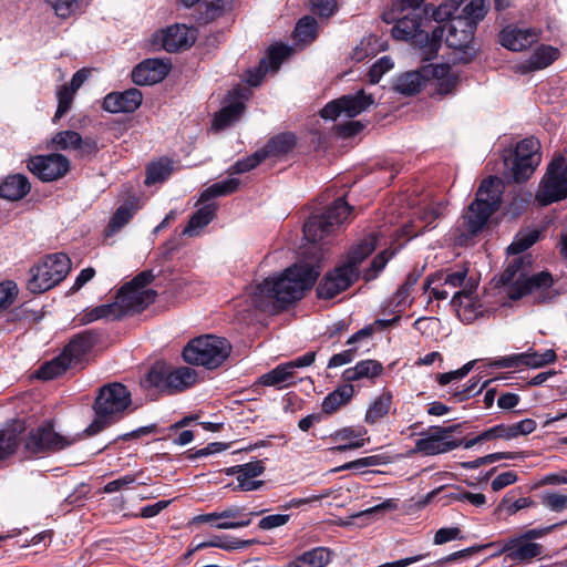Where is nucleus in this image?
I'll list each match as a JSON object with an SVG mask.
<instances>
[{
  "mask_svg": "<svg viewBox=\"0 0 567 567\" xmlns=\"http://www.w3.org/2000/svg\"><path fill=\"white\" fill-rule=\"evenodd\" d=\"M80 440V435H62L54 430L53 422L45 420L28 427L22 419H16L2 429V460L18 461L42 457L62 451Z\"/></svg>",
  "mask_w": 567,
  "mask_h": 567,
  "instance_id": "f257e3e1",
  "label": "nucleus"
},
{
  "mask_svg": "<svg viewBox=\"0 0 567 567\" xmlns=\"http://www.w3.org/2000/svg\"><path fill=\"white\" fill-rule=\"evenodd\" d=\"M318 276L317 266L295 264L256 285L250 292L251 302L261 311L278 312L299 300L313 286Z\"/></svg>",
  "mask_w": 567,
  "mask_h": 567,
  "instance_id": "f03ea898",
  "label": "nucleus"
},
{
  "mask_svg": "<svg viewBox=\"0 0 567 567\" xmlns=\"http://www.w3.org/2000/svg\"><path fill=\"white\" fill-rule=\"evenodd\" d=\"M153 279L154 276L151 271L140 272L117 291L114 302L89 310L83 320L85 322L97 319L116 320L143 311L156 298V292L147 288Z\"/></svg>",
  "mask_w": 567,
  "mask_h": 567,
  "instance_id": "7ed1b4c3",
  "label": "nucleus"
},
{
  "mask_svg": "<svg viewBox=\"0 0 567 567\" xmlns=\"http://www.w3.org/2000/svg\"><path fill=\"white\" fill-rule=\"evenodd\" d=\"M503 190L504 185L498 177L491 176L482 182L475 200L463 215L462 228L457 227L453 234L456 245H466L484 228L492 214L498 209Z\"/></svg>",
  "mask_w": 567,
  "mask_h": 567,
  "instance_id": "20e7f679",
  "label": "nucleus"
},
{
  "mask_svg": "<svg viewBox=\"0 0 567 567\" xmlns=\"http://www.w3.org/2000/svg\"><path fill=\"white\" fill-rule=\"evenodd\" d=\"M529 257H517L508 264L501 277L506 295L513 300L532 295L535 301L545 302L551 298L553 277L546 271L529 276Z\"/></svg>",
  "mask_w": 567,
  "mask_h": 567,
  "instance_id": "39448f33",
  "label": "nucleus"
},
{
  "mask_svg": "<svg viewBox=\"0 0 567 567\" xmlns=\"http://www.w3.org/2000/svg\"><path fill=\"white\" fill-rule=\"evenodd\" d=\"M377 247V236L370 234L349 252L348 261L329 271L317 288L319 298L330 299L347 290L359 278V264Z\"/></svg>",
  "mask_w": 567,
  "mask_h": 567,
  "instance_id": "423d86ee",
  "label": "nucleus"
},
{
  "mask_svg": "<svg viewBox=\"0 0 567 567\" xmlns=\"http://www.w3.org/2000/svg\"><path fill=\"white\" fill-rule=\"evenodd\" d=\"M131 392L121 383H112L101 389L94 404L96 417L85 429L86 435H94L107 424L121 417L130 406Z\"/></svg>",
  "mask_w": 567,
  "mask_h": 567,
  "instance_id": "0eeeda50",
  "label": "nucleus"
},
{
  "mask_svg": "<svg viewBox=\"0 0 567 567\" xmlns=\"http://www.w3.org/2000/svg\"><path fill=\"white\" fill-rule=\"evenodd\" d=\"M197 372L189 367H173L157 362L142 380L145 389H155L158 392L172 395L185 391L196 384Z\"/></svg>",
  "mask_w": 567,
  "mask_h": 567,
  "instance_id": "6e6552de",
  "label": "nucleus"
},
{
  "mask_svg": "<svg viewBox=\"0 0 567 567\" xmlns=\"http://www.w3.org/2000/svg\"><path fill=\"white\" fill-rule=\"evenodd\" d=\"M422 18L416 11H412L399 19L392 28V35L396 40L412 41L417 45L420 56L423 60L433 59L441 48L442 31L433 30L431 34L421 30Z\"/></svg>",
  "mask_w": 567,
  "mask_h": 567,
  "instance_id": "1a4fd4ad",
  "label": "nucleus"
},
{
  "mask_svg": "<svg viewBox=\"0 0 567 567\" xmlns=\"http://www.w3.org/2000/svg\"><path fill=\"white\" fill-rule=\"evenodd\" d=\"M230 350L225 338L205 334L190 340L183 350V357L188 363L214 369L226 360Z\"/></svg>",
  "mask_w": 567,
  "mask_h": 567,
  "instance_id": "9d476101",
  "label": "nucleus"
},
{
  "mask_svg": "<svg viewBox=\"0 0 567 567\" xmlns=\"http://www.w3.org/2000/svg\"><path fill=\"white\" fill-rule=\"evenodd\" d=\"M71 260L63 252L44 257L30 269L28 289L32 293H42L59 285L70 272Z\"/></svg>",
  "mask_w": 567,
  "mask_h": 567,
  "instance_id": "9b49d317",
  "label": "nucleus"
},
{
  "mask_svg": "<svg viewBox=\"0 0 567 567\" xmlns=\"http://www.w3.org/2000/svg\"><path fill=\"white\" fill-rule=\"evenodd\" d=\"M542 161L540 143L535 137L520 141L514 153L504 155L505 176L516 183L527 181Z\"/></svg>",
  "mask_w": 567,
  "mask_h": 567,
  "instance_id": "f8f14e48",
  "label": "nucleus"
},
{
  "mask_svg": "<svg viewBox=\"0 0 567 567\" xmlns=\"http://www.w3.org/2000/svg\"><path fill=\"white\" fill-rule=\"evenodd\" d=\"M351 207L343 198H338L321 215L311 216L303 226L308 241L320 243L332 234L350 216Z\"/></svg>",
  "mask_w": 567,
  "mask_h": 567,
  "instance_id": "ddd939ff",
  "label": "nucleus"
},
{
  "mask_svg": "<svg viewBox=\"0 0 567 567\" xmlns=\"http://www.w3.org/2000/svg\"><path fill=\"white\" fill-rule=\"evenodd\" d=\"M477 281L468 276V267L465 265L449 268L445 271L434 274L427 279L425 289L439 300L446 299L452 291H476Z\"/></svg>",
  "mask_w": 567,
  "mask_h": 567,
  "instance_id": "4468645a",
  "label": "nucleus"
},
{
  "mask_svg": "<svg viewBox=\"0 0 567 567\" xmlns=\"http://www.w3.org/2000/svg\"><path fill=\"white\" fill-rule=\"evenodd\" d=\"M567 197V159L563 156L554 158L540 181L535 199L542 205L563 200Z\"/></svg>",
  "mask_w": 567,
  "mask_h": 567,
  "instance_id": "2eb2a0df",
  "label": "nucleus"
},
{
  "mask_svg": "<svg viewBox=\"0 0 567 567\" xmlns=\"http://www.w3.org/2000/svg\"><path fill=\"white\" fill-rule=\"evenodd\" d=\"M435 30L442 31L445 43L457 54L454 60L466 63L472 60L475 49L472 45L474 38V25L464 19L453 18L450 22Z\"/></svg>",
  "mask_w": 567,
  "mask_h": 567,
  "instance_id": "dca6fc26",
  "label": "nucleus"
},
{
  "mask_svg": "<svg viewBox=\"0 0 567 567\" xmlns=\"http://www.w3.org/2000/svg\"><path fill=\"white\" fill-rule=\"evenodd\" d=\"M374 103L371 94H365L363 90L355 94L343 95L328 103L320 112L326 120H337L340 116L355 117Z\"/></svg>",
  "mask_w": 567,
  "mask_h": 567,
  "instance_id": "f3484780",
  "label": "nucleus"
},
{
  "mask_svg": "<svg viewBox=\"0 0 567 567\" xmlns=\"http://www.w3.org/2000/svg\"><path fill=\"white\" fill-rule=\"evenodd\" d=\"M28 169L42 182L62 178L70 171V161L62 154L52 153L30 157Z\"/></svg>",
  "mask_w": 567,
  "mask_h": 567,
  "instance_id": "a211bd4d",
  "label": "nucleus"
},
{
  "mask_svg": "<svg viewBox=\"0 0 567 567\" xmlns=\"http://www.w3.org/2000/svg\"><path fill=\"white\" fill-rule=\"evenodd\" d=\"M197 32L185 24L171 25L156 34L155 43L167 52H177L190 48L196 41Z\"/></svg>",
  "mask_w": 567,
  "mask_h": 567,
  "instance_id": "6ab92c4d",
  "label": "nucleus"
},
{
  "mask_svg": "<svg viewBox=\"0 0 567 567\" xmlns=\"http://www.w3.org/2000/svg\"><path fill=\"white\" fill-rule=\"evenodd\" d=\"M556 360V352L551 349L546 350L544 353H538L533 349H528L523 353L498 358L491 361L488 365L495 368H516L519 365H526L532 369H539L554 363Z\"/></svg>",
  "mask_w": 567,
  "mask_h": 567,
  "instance_id": "aec40b11",
  "label": "nucleus"
},
{
  "mask_svg": "<svg viewBox=\"0 0 567 567\" xmlns=\"http://www.w3.org/2000/svg\"><path fill=\"white\" fill-rule=\"evenodd\" d=\"M453 427L430 430L422 439L416 440L415 450L425 455L447 453L458 446L452 437Z\"/></svg>",
  "mask_w": 567,
  "mask_h": 567,
  "instance_id": "412c9836",
  "label": "nucleus"
},
{
  "mask_svg": "<svg viewBox=\"0 0 567 567\" xmlns=\"http://www.w3.org/2000/svg\"><path fill=\"white\" fill-rule=\"evenodd\" d=\"M261 513L262 511L258 513H247L244 507L230 506L221 512L198 515L194 518V522H213V518H225L227 522L216 523L215 528L237 529L250 525L251 517Z\"/></svg>",
  "mask_w": 567,
  "mask_h": 567,
  "instance_id": "4be33fe9",
  "label": "nucleus"
},
{
  "mask_svg": "<svg viewBox=\"0 0 567 567\" xmlns=\"http://www.w3.org/2000/svg\"><path fill=\"white\" fill-rule=\"evenodd\" d=\"M264 472L265 465L260 460L231 466L226 470L227 475L236 476L237 485L233 489L244 492L259 489L264 485V482L256 478Z\"/></svg>",
  "mask_w": 567,
  "mask_h": 567,
  "instance_id": "5701e85b",
  "label": "nucleus"
},
{
  "mask_svg": "<svg viewBox=\"0 0 567 567\" xmlns=\"http://www.w3.org/2000/svg\"><path fill=\"white\" fill-rule=\"evenodd\" d=\"M451 303L457 317L465 323L473 322L487 311L475 291H454Z\"/></svg>",
  "mask_w": 567,
  "mask_h": 567,
  "instance_id": "b1692460",
  "label": "nucleus"
},
{
  "mask_svg": "<svg viewBox=\"0 0 567 567\" xmlns=\"http://www.w3.org/2000/svg\"><path fill=\"white\" fill-rule=\"evenodd\" d=\"M291 49L287 45L279 44L269 49L268 54L264 58L255 70L247 73V83L257 86L261 83L267 72H276L282 61L290 54Z\"/></svg>",
  "mask_w": 567,
  "mask_h": 567,
  "instance_id": "393cba45",
  "label": "nucleus"
},
{
  "mask_svg": "<svg viewBox=\"0 0 567 567\" xmlns=\"http://www.w3.org/2000/svg\"><path fill=\"white\" fill-rule=\"evenodd\" d=\"M539 32L532 28L508 25L499 33V42L511 51H523L538 42Z\"/></svg>",
  "mask_w": 567,
  "mask_h": 567,
  "instance_id": "a878e982",
  "label": "nucleus"
},
{
  "mask_svg": "<svg viewBox=\"0 0 567 567\" xmlns=\"http://www.w3.org/2000/svg\"><path fill=\"white\" fill-rule=\"evenodd\" d=\"M538 536V532L529 530L523 537L512 538L507 540L502 551L506 554V556L511 560H528L532 559L542 553L540 545L536 543H532L528 539Z\"/></svg>",
  "mask_w": 567,
  "mask_h": 567,
  "instance_id": "bb28decb",
  "label": "nucleus"
},
{
  "mask_svg": "<svg viewBox=\"0 0 567 567\" xmlns=\"http://www.w3.org/2000/svg\"><path fill=\"white\" fill-rule=\"evenodd\" d=\"M169 71L168 64L161 59H147L132 71V81L137 85H152L161 82Z\"/></svg>",
  "mask_w": 567,
  "mask_h": 567,
  "instance_id": "cd10ccee",
  "label": "nucleus"
},
{
  "mask_svg": "<svg viewBox=\"0 0 567 567\" xmlns=\"http://www.w3.org/2000/svg\"><path fill=\"white\" fill-rule=\"evenodd\" d=\"M229 97L233 101L225 105L214 118L213 127L216 130H223L239 118L245 109L243 101L248 97V91L245 87H235L229 93Z\"/></svg>",
  "mask_w": 567,
  "mask_h": 567,
  "instance_id": "c85d7f7f",
  "label": "nucleus"
},
{
  "mask_svg": "<svg viewBox=\"0 0 567 567\" xmlns=\"http://www.w3.org/2000/svg\"><path fill=\"white\" fill-rule=\"evenodd\" d=\"M142 100L143 95L137 89L113 92L104 97L103 109L111 113H131L140 107Z\"/></svg>",
  "mask_w": 567,
  "mask_h": 567,
  "instance_id": "c756f323",
  "label": "nucleus"
},
{
  "mask_svg": "<svg viewBox=\"0 0 567 567\" xmlns=\"http://www.w3.org/2000/svg\"><path fill=\"white\" fill-rule=\"evenodd\" d=\"M95 342L96 338L91 331L81 332L68 343L62 354L72 368L82 367Z\"/></svg>",
  "mask_w": 567,
  "mask_h": 567,
  "instance_id": "7c9ffc66",
  "label": "nucleus"
},
{
  "mask_svg": "<svg viewBox=\"0 0 567 567\" xmlns=\"http://www.w3.org/2000/svg\"><path fill=\"white\" fill-rule=\"evenodd\" d=\"M427 81H432L437 94L446 95L452 93L458 81L456 73L451 71L446 64H429L424 66Z\"/></svg>",
  "mask_w": 567,
  "mask_h": 567,
  "instance_id": "2f4dec72",
  "label": "nucleus"
},
{
  "mask_svg": "<svg viewBox=\"0 0 567 567\" xmlns=\"http://www.w3.org/2000/svg\"><path fill=\"white\" fill-rule=\"evenodd\" d=\"M52 143L56 148L66 151L75 150L82 155L91 154L97 150V143L91 138H82L75 131H62L54 135Z\"/></svg>",
  "mask_w": 567,
  "mask_h": 567,
  "instance_id": "473e14b6",
  "label": "nucleus"
},
{
  "mask_svg": "<svg viewBox=\"0 0 567 567\" xmlns=\"http://www.w3.org/2000/svg\"><path fill=\"white\" fill-rule=\"evenodd\" d=\"M558 49L551 45H539L532 55L517 64V70L520 73H529L538 70H543L550 65L555 60L558 59Z\"/></svg>",
  "mask_w": 567,
  "mask_h": 567,
  "instance_id": "72a5a7b5",
  "label": "nucleus"
},
{
  "mask_svg": "<svg viewBox=\"0 0 567 567\" xmlns=\"http://www.w3.org/2000/svg\"><path fill=\"white\" fill-rule=\"evenodd\" d=\"M200 207L189 219L188 225L184 228L183 235L188 237H195L200 234L204 227H206L215 217L217 210V204L214 202L202 203Z\"/></svg>",
  "mask_w": 567,
  "mask_h": 567,
  "instance_id": "f704fd0d",
  "label": "nucleus"
},
{
  "mask_svg": "<svg viewBox=\"0 0 567 567\" xmlns=\"http://www.w3.org/2000/svg\"><path fill=\"white\" fill-rule=\"evenodd\" d=\"M332 553L326 547H316L305 551L285 567H326L331 561Z\"/></svg>",
  "mask_w": 567,
  "mask_h": 567,
  "instance_id": "c9c22d12",
  "label": "nucleus"
},
{
  "mask_svg": "<svg viewBox=\"0 0 567 567\" xmlns=\"http://www.w3.org/2000/svg\"><path fill=\"white\" fill-rule=\"evenodd\" d=\"M427 81L424 66L421 71H409L401 74L394 82V90L401 94L413 95L417 93Z\"/></svg>",
  "mask_w": 567,
  "mask_h": 567,
  "instance_id": "e433bc0d",
  "label": "nucleus"
},
{
  "mask_svg": "<svg viewBox=\"0 0 567 567\" xmlns=\"http://www.w3.org/2000/svg\"><path fill=\"white\" fill-rule=\"evenodd\" d=\"M31 189L30 182L22 174L9 175L2 181V198L9 200H19L29 194Z\"/></svg>",
  "mask_w": 567,
  "mask_h": 567,
  "instance_id": "4c0bfd02",
  "label": "nucleus"
},
{
  "mask_svg": "<svg viewBox=\"0 0 567 567\" xmlns=\"http://www.w3.org/2000/svg\"><path fill=\"white\" fill-rule=\"evenodd\" d=\"M367 430L363 427H344L333 434V439L338 441H348L347 444L338 445L333 450L343 452L352 449L362 447L369 437H365Z\"/></svg>",
  "mask_w": 567,
  "mask_h": 567,
  "instance_id": "58836bf2",
  "label": "nucleus"
},
{
  "mask_svg": "<svg viewBox=\"0 0 567 567\" xmlns=\"http://www.w3.org/2000/svg\"><path fill=\"white\" fill-rule=\"evenodd\" d=\"M383 370L382 364L375 360H363L358 362L353 368H349L343 372V379L347 382L359 381L361 379H372L379 375Z\"/></svg>",
  "mask_w": 567,
  "mask_h": 567,
  "instance_id": "ea45409f",
  "label": "nucleus"
},
{
  "mask_svg": "<svg viewBox=\"0 0 567 567\" xmlns=\"http://www.w3.org/2000/svg\"><path fill=\"white\" fill-rule=\"evenodd\" d=\"M259 383L266 386H276L278 389L287 388L295 383L292 371L286 363L277 365L268 373L259 378Z\"/></svg>",
  "mask_w": 567,
  "mask_h": 567,
  "instance_id": "a19ab883",
  "label": "nucleus"
},
{
  "mask_svg": "<svg viewBox=\"0 0 567 567\" xmlns=\"http://www.w3.org/2000/svg\"><path fill=\"white\" fill-rule=\"evenodd\" d=\"M354 390L351 384H344L329 393L322 401L321 408L326 414H332L342 405L347 404L353 396Z\"/></svg>",
  "mask_w": 567,
  "mask_h": 567,
  "instance_id": "79ce46f5",
  "label": "nucleus"
},
{
  "mask_svg": "<svg viewBox=\"0 0 567 567\" xmlns=\"http://www.w3.org/2000/svg\"><path fill=\"white\" fill-rule=\"evenodd\" d=\"M136 207L133 203L126 202L121 205L112 216L107 227L104 230L106 237L114 236L133 218Z\"/></svg>",
  "mask_w": 567,
  "mask_h": 567,
  "instance_id": "37998d69",
  "label": "nucleus"
},
{
  "mask_svg": "<svg viewBox=\"0 0 567 567\" xmlns=\"http://www.w3.org/2000/svg\"><path fill=\"white\" fill-rule=\"evenodd\" d=\"M295 145V136L286 133L272 137L261 150L264 157H278L287 154Z\"/></svg>",
  "mask_w": 567,
  "mask_h": 567,
  "instance_id": "c03bdc74",
  "label": "nucleus"
},
{
  "mask_svg": "<svg viewBox=\"0 0 567 567\" xmlns=\"http://www.w3.org/2000/svg\"><path fill=\"white\" fill-rule=\"evenodd\" d=\"M240 185V179L236 177H229L221 182L215 183L207 187L199 197V203L210 202L212 198L218 196H226L233 194L238 189Z\"/></svg>",
  "mask_w": 567,
  "mask_h": 567,
  "instance_id": "a18cd8bd",
  "label": "nucleus"
},
{
  "mask_svg": "<svg viewBox=\"0 0 567 567\" xmlns=\"http://www.w3.org/2000/svg\"><path fill=\"white\" fill-rule=\"evenodd\" d=\"M391 404L392 394L390 392L381 393L369 406L365 413V422L370 424L377 423L380 419L389 413Z\"/></svg>",
  "mask_w": 567,
  "mask_h": 567,
  "instance_id": "49530a36",
  "label": "nucleus"
},
{
  "mask_svg": "<svg viewBox=\"0 0 567 567\" xmlns=\"http://www.w3.org/2000/svg\"><path fill=\"white\" fill-rule=\"evenodd\" d=\"M488 9V0H471L462 10L458 19H464L474 25L476 30L477 23L483 20Z\"/></svg>",
  "mask_w": 567,
  "mask_h": 567,
  "instance_id": "de8ad7c7",
  "label": "nucleus"
},
{
  "mask_svg": "<svg viewBox=\"0 0 567 567\" xmlns=\"http://www.w3.org/2000/svg\"><path fill=\"white\" fill-rule=\"evenodd\" d=\"M71 364L61 353L58 358L44 363L37 372L39 379L51 380L63 374L68 369H71Z\"/></svg>",
  "mask_w": 567,
  "mask_h": 567,
  "instance_id": "09e8293b",
  "label": "nucleus"
},
{
  "mask_svg": "<svg viewBox=\"0 0 567 567\" xmlns=\"http://www.w3.org/2000/svg\"><path fill=\"white\" fill-rule=\"evenodd\" d=\"M539 238L537 229H525L519 231L513 243L508 246L507 251L512 255L520 254L533 246Z\"/></svg>",
  "mask_w": 567,
  "mask_h": 567,
  "instance_id": "8fccbe9b",
  "label": "nucleus"
},
{
  "mask_svg": "<svg viewBox=\"0 0 567 567\" xmlns=\"http://www.w3.org/2000/svg\"><path fill=\"white\" fill-rule=\"evenodd\" d=\"M173 171V163L167 158H162L147 167L145 183L147 185L165 181Z\"/></svg>",
  "mask_w": 567,
  "mask_h": 567,
  "instance_id": "3c124183",
  "label": "nucleus"
},
{
  "mask_svg": "<svg viewBox=\"0 0 567 567\" xmlns=\"http://www.w3.org/2000/svg\"><path fill=\"white\" fill-rule=\"evenodd\" d=\"M317 33V21L311 17H303L295 29V38L298 42L309 43L313 41Z\"/></svg>",
  "mask_w": 567,
  "mask_h": 567,
  "instance_id": "603ef678",
  "label": "nucleus"
},
{
  "mask_svg": "<svg viewBox=\"0 0 567 567\" xmlns=\"http://www.w3.org/2000/svg\"><path fill=\"white\" fill-rule=\"evenodd\" d=\"M265 159L262 153L259 151L249 155L248 157L237 161L233 166L228 168V174H243L257 167Z\"/></svg>",
  "mask_w": 567,
  "mask_h": 567,
  "instance_id": "864d4df0",
  "label": "nucleus"
},
{
  "mask_svg": "<svg viewBox=\"0 0 567 567\" xmlns=\"http://www.w3.org/2000/svg\"><path fill=\"white\" fill-rule=\"evenodd\" d=\"M75 91L71 90L68 85H62L58 92V109L53 116V122L56 123L71 107Z\"/></svg>",
  "mask_w": 567,
  "mask_h": 567,
  "instance_id": "5fc2aeb1",
  "label": "nucleus"
},
{
  "mask_svg": "<svg viewBox=\"0 0 567 567\" xmlns=\"http://www.w3.org/2000/svg\"><path fill=\"white\" fill-rule=\"evenodd\" d=\"M252 540H240L229 536H216L208 540V545L216 548H221L225 550H234L246 548L251 545Z\"/></svg>",
  "mask_w": 567,
  "mask_h": 567,
  "instance_id": "6e6d98bb",
  "label": "nucleus"
},
{
  "mask_svg": "<svg viewBox=\"0 0 567 567\" xmlns=\"http://www.w3.org/2000/svg\"><path fill=\"white\" fill-rule=\"evenodd\" d=\"M54 13L62 19H66L79 10L78 0H47Z\"/></svg>",
  "mask_w": 567,
  "mask_h": 567,
  "instance_id": "4d7b16f0",
  "label": "nucleus"
},
{
  "mask_svg": "<svg viewBox=\"0 0 567 567\" xmlns=\"http://www.w3.org/2000/svg\"><path fill=\"white\" fill-rule=\"evenodd\" d=\"M393 255L394 251L389 252L388 250L377 255L372 260L371 267L363 274L364 280L370 281L377 278V276L383 270L386 262L392 258Z\"/></svg>",
  "mask_w": 567,
  "mask_h": 567,
  "instance_id": "13d9d810",
  "label": "nucleus"
},
{
  "mask_svg": "<svg viewBox=\"0 0 567 567\" xmlns=\"http://www.w3.org/2000/svg\"><path fill=\"white\" fill-rule=\"evenodd\" d=\"M476 362H477V360H472L455 371H450V372L439 374V377H437L439 383L441 385H446V384L451 383L452 381L462 380L470 373V371L474 368Z\"/></svg>",
  "mask_w": 567,
  "mask_h": 567,
  "instance_id": "bf43d9fd",
  "label": "nucleus"
},
{
  "mask_svg": "<svg viewBox=\"0 0 567 567\" xmlns=\"http://www.w3.org/2000/svg\"><path fill=\"white\" fill-rule=\"evenodd\" d=\"M393 68V62L389 56H382L379 59L369 71V81L372 84H377L382 75Z\"/></svg>",
  "mask_w": 567,
  "mask_h": 567,
  "instance_id": "052dcab7",
  "label": "nucleus"
},
{
  "mask_svg": "<svg viewBox=\"0 0 567 567\" xmlns=\"http://www.w3.org/2000/svg\"><path fill=\"white\" fill-rule=\"evenodd\" d=\"M542 503L553 512H563L567 508V495L559 493H545L542 496Z\"/></svg>",
  "mask_w": 567,
  "mask_h": 567,
  "instance_id": "680f3d73",
  "label": "nucleus"
},
{
  "mask_svg": "<svg viewBox=\"0 0 567 567\" xmlns=\"http://www.w3.org/2000/svg\"><path fill=\"white\" fill-rule=\"evenodd\" d=\"M290 520L289 514H271L262 517L258 522V527L262 530H270L285 526Z\"/></svg>",
  "mask_w": 567,
  "mask_h": 567,
  "instance_id": "e2e57ef3",
  "label": "nucleus"
},
{
  "mask_svg": "<svg viewBox=\"0 0 567 567\" xmlns=\"http://www.w3.org/2000/svg\"><path fill=\"white\" fill-rule=\"evenodd\" d=\"M235 0H215L206 7L205 18L213 20L234 7Z\"/></svg>",
  "mask_w": 567,
  "mask_h": 567,
  "instance_id": "0e129e2a",
  "label": "nucleus"
},
{
  "mask_svg": "<svg viewBox=\"0 0 567 567\" xmlns=\"http://www.w3.org/2000/svg\"><path fill=\"white\" fill-rule=\"evenodd\" d=\"M411 293L406 291V288L400 287L391 298L389 306L391 307L393 312L400 313L408 306L411 305Z\"/></svg>",
  "mask_w": 567,
  "mask_h": 567,
  "instance_id": "69168bd1",
  "label": "nucleus"
},
{
  "mask_svg": "<svg viewBox=\"0 0 567 567\" xmlns=\"http://www.w3.org/2000/svg\"><path fill=\"white\" fill-rule=\"evenodd\" d=\"M136 482V475L135 474H126L120 478H116L114 481L109 482L104 486L105 493H115L125 488H128L132 484Z\"/></svg>",
  "mask_w": 567,
  "mask_h": 567,
  "instance_id": "338daca9",
  "label": "nucleus"
},
{
  "mask_svg": "<svg viewBox=\"0 0 567 567\" xmlns=\"http://www.w3.org/2000/svg\"><path fill=\"white\" fill-rule=\"evenodd\" d=\"M445 209L444 204L437 203L431 206H427L421 212V219L425 223L426 226L432 225L439 217L443 215Z\"/></svg>",
  "mask_w": 567,
  "mask_h": 567,
  "instance_id": "774afa93",
  "label": "nucleus"
}]
</instances>
